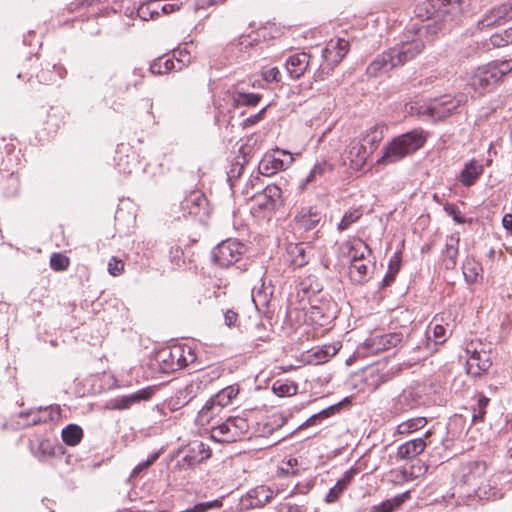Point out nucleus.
<instances>
[{
    "instance_id": "1",
    "label": "nucleus",
    "mask_w": 512,
    "mask_h": 512,
    "mask_svg": "<svg viewBox=\"0 0 512 512\" xmlns=\"http://www.w3.org/2000/svg\"><path fill=\"white\" fill-rule=\"evenodd\" d=\"M472 0H436L432 4L433 17L428 16L425 29L428 33L437 34L456 25L463 12L471 6Z\"/></svg>"
},
{
    "instance_id": "2",
    "label": "nucleus",
    "mask_w": 512,
    "mask_h": 512,
    "mask_svg": "<svg viewBox=\"0 0 512 512\" xmlns=\"http://www.w3.org/2000/svg\"><path fill=\"white\" fill-rule=\"evenodd\" d=\"M427 139V133L422 128H416L395 137L383 150V155L377 160L378 164H393L419 150Z\"/></svg>"
},
{
    "instance_id": "3",
    "label": "nucleus",
    "mask_w": 512,
    "mask_h": 512,
    "mask_svg": "<svg viewBox=\"0 0 512 512\" xmlns=\"http://www.w3.org/2000/svg\"><path fill=\"white\" fill-rule=\"evenodd\" d=\"M511 72L512 58L493 60L474 71L473 75L470 77L469 86L478 95H483L502 82L505 76Z\"/></svg>"
},
{
    "instance_id": "4",
    "label": "nucleus",
    "mask_w": 512,
    "mask_h": 512,
    "mask_svg": "<svg viewBox=\"0 0 512 512\" xmlns=\"http://www.w3.org/2000/svg\"><path fill=\"white\" fill-rule=\"evenodd\" d=\"M465 351L469 355L466 362L468 374L477 378L489 370L492 365L491 344L471 341L467 344Z\"/></svg>"
},
{
    "instance_id": "5",
    "label": "nucleus",
    "mask_w": 512,
    "mask_h": 512,
    "mask_svg": "<svg viewBox=\"0 0 512 512\" xmlns=\"http://www.w3.org/2000/svg\"><path fill=\"white\" fill-rule=\"evenodd\" d=\"M467 97L464 94L456 96L443 95L429 102L428 117L432 120H444L458 112L460 106L466 103Z\"/></svg>"
},
{
    "instance_id": "6",
    "label": "nucleus",
    "mask_w": 512,
    "mask_h": 512,
    "mask_svg": "<svg viewBox=\"0 0 512 512\" xmlns=\"http://www.w3.org/2000/svg\"><path fill=\"white\" fill-rule=\"evenodd\" d=\"M406 342L407 340L402 332H389L367 338L363 343V347L371 354H379L401 347Z\"/></svg>"
},
{
    "instance_id": "7",
    "label": "nucleus",
    "mask_w": 512,
    "mask_h": 512,
    "mask_svg": "<svg viewBox=\"0 0 512 512\" xmlns=\"http://www.w3.org/2000/svg\"><path fill=\"white\" fill-rule=\"evenodd\" d=\"M189 358L185 356V349L180 346L162 349L157 354L158 361L166 372L177 371L194 361V355L188 350Z\"/></svg>"
},
{
    "instance_id": "8",
    "label": "nucleus",
    "mask_w": 512,
    "mask_h": 512,
    "mask_svg": "<svg viewBox=\"0 0 512 512\" xmlns=\"http://www.w3.org/2000/svg\"><path fill=\"white\" fill-rule=\"evenodd\" d=\"M293 162L292 155L284 150H276L273 154H266L259 163V172L271 176L278 171L286 170Z\"/></svg>"
},
{
    "instance_id": "9",
    "label": "nucleus",
    "mask_w": 512,
    "mask_h": 512,
    "mask_svg": "<svg viewBox=\"0 0 512 512\" xmlns=\"http://www.w3.org/2000/svg\"><path fill=\"white\" fill-rule=\"evenodd\" d=\"M424 49V43L420 39H413L411 41L402 42L391 48L396 62L399 66L404 65L406 62L414 59Z\"/></svg>"
},
{
    "instance_id": "10",
    "label": "nucleus",
    "mask_w": 512,
    "mask_h": 512,
    "mask_svg": "<svg viewBox=\"0 0 512 512\" xmlns=\"http://www.w3.org/2000/svg\"><path fill=\"white\" fill-rule=\"evenodd\" d=\"M156 388L149 386L129 395L117 397L111 401V408L114 410H126L141 401L149 400L155 393Z\"/></svg>"
},
{
    "instance_id": "11",
    "label": "nucleus",
    "mask_w": 512,
    "mask_h": 512,
    "mask_svg": "<svg viewBox=\"0 0 512 512\" xmlns=\"http://www.w3.org/2000/svg\"><path fill=\"white\" fill-rule=\"evenodd\" d=\"M345 154L350 161L351 168L359 170L365 165L372 152L360 139H353L347 146Z\"/></svg>"
},
{
    "instance_id": "12",
    "label": "nucleus",
    "mask_w": 512,
    "mask_h": 512,
    "mask_svg": "<svg viewBox=\"0 0 512 512\" xmlns=\"http://www.w3.org/2000/svg\"><path fill=\"white\" fill-rule=\"evenodd\" d=\"M239 387L237 385H230L219 391L214 397L209 399L199 411L200 416L206 417L215 405L223 408L231 403V401L238 395Z\"/></svg>"
},
{
    "instance_id": "13",
    "label": "nucleus",
    "mask_w": 512,
    "mask_h": 512,
    "mask_svg": "<svg viewBox=\"0 0 512 512\" xmlns=\"http://www.w3.org/2000/svg\"><path fill=\"white\" fill-rule=\"evenodd\" d=\"M323 215L316 206L304 207L295 216L294 221L299 229L310 231L316 229L321 223Z\"/></svg>"
},
{
    "instance_id": "14",
    "label": "nucleus",
    "mask_w": 512,
    "mask_h": 512,
    "mask_svg": "<svg viewBox=\"0 0 512 512\" xmlns=\"http://www.w3.org/2000/svg\"><path fill=\"white\" fill-rule=\"evenodd\" d=\"M399 67L391 48L378 55L367 67L366 73L370 77H377L382 73L389 72L390 70Z\"/></svg>"
},
{
    "instance_id": "15",
    "label": "nucleus",
    "mask_w": 512,
    "mask_h": 512,
    "mask_svg": "<svg viewBox=\"0 0 512 512\" xmlns=\"http://www.w3.org/2000/svg\"><path fill=\"white\" fill-rule=\"evenodd\" d=\"M312 64L311 56L306 52L293 54L286 60V69L294 79H299Z\"/></svg>"
},
{
    "instance_id": "16",
    "label": "nucleus",
    "mask_w": 512,
    "mask_h": 512,
    "mask_svg": "<svg viewBox=\"0 0 512 512\" xmlns=\"http://www.w3.org/2000/svg\"><path fill=\"white\" fill-rule=\"evenodd\" d=\"M487 470L484 461H471L462 467V480L470 486H477L485 476Z\"/></svg>"
},
{
    "instance_id": "17",
    "label": "nucleus",
    "mask_w": 512,
    "mask_h": 512,
    "mask_svg": "<svg viewBox=\"0 0 512 512\" xmlns=\"http://www.w3.org/2000/svg\"><path fill=\"white\" fill-rule=\"evenodd\" d=\"M246 252L247 247L244 243L236 238H228L214 247L212 256H241Z\"/></svg>"
},
{
    "instance_id": "18",
    "label": "nucleus",
    "mask_w": 512,
    "mask_h": 512,
    "mask_svg": "<svg viewBox=\"0 0 512 512\" xmlns=\"http://www.w3.org/2000/svg\"><path fill=\"white\" fill-rule=\"evenodd\" d=\"M333 170V165L329 163L327 160H321L315 163L313 168L310 170L309 174L306 178L301 181L298 189L303 192L307 189L308 186L318 182L321 178H323L327 173Z\"/></svg>"
},
{
    "instance_id": "19",
    "label": "nucleus",
    "mask_w": 512,
    "mask_h": 512,
    "mask_svg": "<svg viewBox=\"0 0 512 512\" xmlns=\"http://www.w3.org/2000/svg\"><path fill=\"white\" fill-rule=\"evenodd\" d=\"M340 347V343L336 342L313 349L307 354V362L315 365L325 363L337 354Z\"/></svg>"
},
{
    "instance_id": "20",
    "label": "nucleus",
    "mask_w": 512,
    "mask_h": 512,
    "mask_svg": "<svg viewBox=\"0 0 512 512\" xmlns=\"http://www.w3.org/2000/svg\"><path fill=\"white\" fill-rule=\"evenodd\" d=\"M281 189L276 185H268L265 189L254 196V201L260 209L270 210L281 197Z\"/></svg>"
},
{
    "instance_id": "21",
    "label": "nucleus",
    "mask_w": 512,
    "mask_h": 512,
    "mask_svg": "<svg viewBox=\"0 0 512 512\" xmlns=\"http://www.w3.org/2000/svg\"><path fill=\"white\" fill-rule=\"evenodd\" d=\"M427 444L423 438H416L401 444L397 450V457L402 460H412L420 455Z\"/></svg>"
},
{
    "instance_id": "22",
    "label": "nucleus",
    "mask_w": 512,
    "mask_h": 512,
    "mask_svg": "<svg viewBox=\"0 0 512 512\" xmlns=\"http://www.w3.org/2000/svg\"><path fill=\"white\" fill-rule=\"evenodd\" d=\"M273 491L264 485L257 486L247 493V500L251 508L263 507L273 498Z\"/></svg>"
},
{
    "instance_id": "23",
    "label": "nucleus",
    "mask_w": 512,
    "mask_h": 512,
    "mask_svg": "<svg viewBox=\"0 0 512 512\" xmlns=\"http://www.w3.org/2000/svg\"><path fill=\"white\" fill-rule=\"evenodd\" d=\"M366 258H351L349 265V277L355 282L362 284L368 280L369 266L364 262Z\"/></svg>"
},
{
    "instance_id": "24",
    "label": "nucleus",
    "mask_w": 512,
    "mask_h": 512,
    "mask_svg": "<svg viewBox=\"0 0 512 512\" xmlns=\"http://www.w3.org/2000/svg\"><path fill=\"white\" fill-rule=\"evenodd\" d=\"M484 167L476 160H470L461 172L460 181L463 185L469 187L475 183L483 173Z\"/></svg>"
},
{
    "instance_id": "25",
    "label": "nucleus",
    "mask_w": 512,
    "mask_h": 512,
    "mask_svg": "<svg viewBox=\"0 0 512 512\" xmlns=\"http://www.w3.org/2000/svg\"><path fill=\"white\" fill-rule=\"evenodd\" d=\"M386 127L383 124H377L370 127L360 140L367 145L368 149L373 153L384 137Z\"/></svg>"
},
{
    "instance_id": "26",
    "label": "nucleus",
    "mask_w": 512,
    "mask_h": 512,
    "mask_svg": "<svg viewBox=\"0 0 512 512\" xmlns=\"http://www.w3.org/2000/svg\"><path fill=\"white\" fill-rule=\"evenodd\" d=\"M349 43L345 39H337L330 41L327 47L323 50V57L330 59L331 54L335 51L334 62H340L348 52Z\"/></svg>"
},
{
    "instance_id": "27",
    "label": "nucleus",
    "mask_w": 512,
    "mask_h": 512,
    "mask_svg": "<svg viewBox=\"0 0 512 512\" xmlns=\"http://www.w3.org/2000/svg\"><path fill=\"white\" fill-rule=\"evenodd\" d=\"M367 251V244L359 238L348 240L341 246L342 256H365Z\"/></svg>"
},
{
    "instance_id": "28",
    "label": "nucleus",
    "mask_w": 512,
    "mask_h": 512,
    "mask_svg": "<svg viewBox=\"0 0 512 512\" xmlns=\"http://www.w3.org/2000/svg\"><path fill=\"white\" fill-rule=\"evenodd\" d=\"M209 452L205 449V445L201 442L194 443L188 450V453L184 457V461L189 466H194L201 463L209 457Z\"/></svg>"
},
{
    "instance_id": "29",
    "label": "nucleus",
    "mask_w": 512,
    "mask_h": 512,
    "mask_svg": "<svg viewBox=\"0 0 512 512\" xmlns=\"http://www.w3.org/2000/svg\"><path fill=\"white\" fill-rule=\"evenodd\" d=\"M462 269L463 275L469 283L476 282L478 278L482 276L483 269L476 258H465Z\"/></svg>"
},
{
    "instance_id": "30",
    "label": "nucleus",
    "mask_w": 512,
    "mask_h": 512,
    "mask_svg": "<svg viewBox=\"0 0 512 512\" xmlns=\"http://www.w3.org/2000/svg\"><path fill=\"white\" fill-rule=\"evenodd\" d=\"M47 408L42 409L39 408L38 410H29L27 412H20L19 418L25 420L26 426H33L37 425L39 423L47 422L48 420H52V416L49 414L47 415H41V413H46Z\"/></svg>"
},
{
    "instance_id": "31",
    "label": "nucleus",
    "mask_w": 512,
    "mask_h": 512,
    "mask_svg": "<svg viewBox=\"0 0 512 512\" xmlns=\"http://www.w3.org/2000/svg\"><path fill=\"white\" fill-rule=\"evenodd\" d=\"M61 436L66 445L76 446L83 438V430L76 424H69L62 430Z\"/></svg>"
},
{
    "instance_id": "32",
    "label": "nucleus",
    "mask_w": 512,
    "mask_h": 512,
    "mask_svg": "<svg viewBox=\"0 0 512 512\" xmlns=\"http://www.w3.org/2000/svg\"><path fill=\"white\" fill-rule=\"evenodd\" d=\"M261 100V95L237 91L232 95V105L235 108L240 106H256Z\"/></svg>"
},
{
    "instance_id": "33",
    "label": "nucleus",
    "mask_w": 512,
    "mask_h": 512,
    "mask_svg": "<svg viewBox=\"0 0 512 512\" xmlns=\"http://www.w3.org/2000/svg\"><path fill=\"white\" fill-rule=\"evenodd\" d=\"M171 70H177V65L174 59L165 56L155 59L150 65V71L155 75L165 74Z\"/></svg>"
},
{
    "instance_id": "34",
    "label": "nucleus",
    "mask_w": 512,
    "mask_h": 512,
    "mask_svg": "<svg viewBox=\"0 0 512 512\" xmlns=\"http://www.w3.org/2000/svg\"><path fill=\"white\" fill-rule=\"evenodd\" d=\"M426 424L427 419L425 417L411 418L397 426V433L407 435L423 428Z\"/></svg>"
},
{
    "instance_id": "35",
    "label": "nucleus",
    "mask_w": 512,
    "mask_h": 512,
    "mask_svg": "<svg viewBox=\"0 0 512 512\" xmlns=\"http://www.w3.org/2000/svg\"><path fill=\"white\" fill-rule=\"evenodd\" d=\"M230 427H231V435H227L225 437L226 442L235 441L237 437L242 435L248 429V424L246 419L241 417L228 418Z\"/></svg>"
},
{
    "instance_id": "36",
    "label": "nucleus",
    "mask_w": 512,
    "mask_h": 512,
    "mask_svg": "<svg viewBox=\"0 0 512 512\" xmlns=\"http://www.w3.org/2000/svg\"><path fill=\"white\" fill-rule=\"evenodd\" d=\"M272 390L279 397L293 396L297 393L298 386L294 382L277 380L274 382Z\"/></svg>"
},
{
    "instance_id": "37",
    "label": "nucleus",
    "mask_w": 512,
    "mask_h": 512,
    "mask_svg": "<svg viewBox=\"0 0 512 512\" xmlns=\"http://www.w3.org/2000/svg\"><path fill=\"white\" fill-rule=\"evenodd\" d=\"M362 215L363 212L360 208L347 211L337 225L338 231L342 232L347 230L352 224L356 223Z\"/></svg>"
},
{
    "instance_id": "38",
    "label": "nucleus",
    "mask_w": 512,
    "mask_h": 512,
    "mask_svg": "<svg viewBox=\"0 0 512 512\" xmlns=\"http://www.w3.org/2000/svg\"><path fill=\"white\" fill-rule=\"evenodd\" d=\"M201 390L200 381H191L182 390L179 391L178 400H182L184 404L189 403Z\"/></svg>"
},
{
    "instance_id": "39",
    "label": "nucleus",
    "mask_w": 512,
    "mask_h": 512,
    "mask_svg": "<svg viewBox=\"0 0 512 512\" xmlns=\"http://www.w3.org/2000/svg\"><path fill=\"white\" fill-rule=\"evenodd\" d=\"M404 496L405 494L403 496H398L393 499L383 501L378 505H374L371 507L370 512H392L395 507L399 506L403 502Z\"/></svg>"
},
{
    "instance_id": "40",
    "label": "nucleus",
    "mask_w": 512,
    "mask_h": 512,
    "mask_svg": "<svg viewBox=\"0 0 512 512\" xmlns=\"http://www.w3.org/2000/svg\"><path fill=\"white\" fill-rule=\"evenodd\" d=\"M426 108H429V103L420 100L410 101L405 104V112L410 115L428 116V111H426Z\"/></svg>"
},
{
    "instance_id": "41",
    "label": "nucleus",
    "mask_w": 512,
    "mask_h": 512,
    "mask_svg": "<svg viewBox=\"0 0 512 512\" xmlns=\"http://www.w3.org/2000/svg\"><path fill=\"white\" fill-rule=\"evenodd\" d=\"M401 266V258H391L388 264V271L383 279V285L389 286L395 280L396 274Z\"/></svg>"
},
{
    "instance_id": "42",
    "label": "nucleus",
    "mask_w": 512,
    "mask_h": 512,
    "mask_svg": "<svg viewBox=\"0 0 512 512\" xmlns=\"http://www.w3.org/2000/svg\"><path fill=\"white\" fill-rule=\"evenodd\" d=\"M490 42L494 47H504L509 43H512V28L506 29L503 33L493 34L490 37Z\"/></svg>"
},
{
    "instance_id": "43",
    "label": "nucleus",
    "mask_w": 512,
    "mask_h": 512,
    "mask_svg": "<svg viewBox=\"0 0 512 512\" xmlns=\"http://www.w3.org/2000/svg\"><path fill=\"white\" fill-rule=\"evenodd\" d=\"M175 59V63L177 65V70H182L185 66L190 63L191 56L190 53L186 49H180L173 51V58Z\"/></svg>"
},
{
    "instance_id": "44",
    "label": "nucleus",
    "mask_w": 512,
    "mask_h": 512,
    "mask_svg": "<svg viewBox=\"0 0 512 512\" xmlns=\"http://www.w3.org/2000/svg\"><path fill=\"white\" fill-rule=\"evenodd\" d=\"M494 13L496 14V18L500 20V22H504L507 19L512 18V1L507 3H503L495 8H492Z\"/></svg>"
},
{
    "instance_id": "45",
    "label": "nucleus",
    "mask_w": 512,
    "mask_h": 512,
    "mask_svg": "<svg viewBox=\"0 0 512 512\" xmlns=\"http://www.w3.org/2000/svg\"><path fill=\"white\" fill-rule=\"evenodd\" d=\"M501 22L499 19L496 18V14L494 13V10L491 9L489 12H487L481 20L478 21V28L480 30H484L486 28H490L494 25H500Z\"/></svg>"
},
{
    "instance_id": "46",
    "label": "nucleus",
    "mask_w": 512,
    "mask_h": 512,
    "mask_svg": "<svg viewBox=\"0 0 512 512\" xmlns=\"http://www.w3.org/2000/svg\"><path fill=\"white\" fill-rule=\"evenodd\" d=\"M490 399L485 395H480L477 401V410L474 408L473 421L480 420L486 413V407L489 404Z\"/></svg>"
},
{
    "instance_id": "47",
    "label": "nucleus",
    "mask_w": 512,
    "mask_h": 512,
    "mask_svg": "<svg viewBox=\"0 0 512 512\" xmlns=\"http://www.w3.org/2000/svg\"><path fill=\"white\" fill-rule=\"evenodd\" d=\"M346 486L341 484L339 481L329 490L328 494L326 495V502L333 503L335 502L339 496L343 493L344 490H346Z\"/></svg>"
},
{
    "instance_id": "48",
    "label": "nucleus",
    "mask_w": 512,
    "mask_h": 512,
    "mask_svg": "<svg viewBox=\"0 0 512 512\" xmlns=\"http://www.w3.org/2000/svg\"><path fill=\"white\" fill-rule=\"evenodd\" d=\"M227 435H231V427L228 419L213 429V437L219 436L221 441L226 442L225 437H227Z\"/></svg>"
},
{
    "instance_id": "49",
    "label": "nucleus",
    "mask_w": 512,
    "mask_h": 512,
    "mask_svg": "<svg viewBox=\"0 0 512 512\" xmlns=\"http://www.w3.org/2000/svg\"><path fill=\"white\" fill-rule=\"evenodd\" d=\"M124 270V263L120 258H111L108 263V271L113 276L120 275Z\"/></svg>"
},
{
    "instance_id": "50",
    "label": "nucleus",
    "mask_w": 512,
    "mask_h": 512,
    "mask_svg": "<svg viewBox=\"0 0 512 512\" xmlns=\"http://www.w3.org/2000/svg\"><path fill=\"white\" fill-rule=\"evenodd\" d=\"M337 409V406L336 405H332L324 410H322L321 412L317 413V414H314L312 415L308 420H307V424L308 425H313L316 423V420L317 419H325V418H328L329 416H331L334 411Z\"/></svg>"
},
{
    "instance_id": "51",
    "label": "nucleus",
    "mask_w": 512,
    "mask_h": 512,
    "mask_svg": "<svg viewBox=\"0 0 512 512\" xmlns=\"http://www.w3.org/2000/svg\"><path fill=\"white\" fill-rule=\"evenodd\" d=\"M444 210L447 212L448 215L453 217V220L459 224H462L465 222L464 217L461 215L460 210L456 205L453 204H447L444 206Z\"/></svg>"
},
{
    "instance_id": "52",
    "label": "nucleus",
    "mask_w": 512,
    "mask_h": 512,
    "mask_svg": "<svg viewBox=\"0 0 512 512\" xmlns=\"http://www.w3.org/2000/svg\"><path fill=\"white\" fill-rule=\"evenodd\" d=\"M158 458V454L155 453L151 455L146 461L139 463L132 471V476L135 477L139 475L142 471L146 470L150 467Z\"/></svg>"
},
{
    "instance_id": "53",
    "label": "nucleus",
    "mask_w": 512,
    "mask_h": 512,
    "mask_svg": "<svg viewBox=\"0 0 512 512\" xmlns=\"http://www.w3.org/2000/svg\"><path fill=\"white\" fill-rule=\"evenodd\" d=\"M48 455L49 456L54 455V452L52 451L50 443L48 441L40 442L38 449L35 452V456L41 459Z\"/></svg>"
},
{
    "instance_id": "54",
    "label": "nucleus",
    "mask_w": 512,
    "mask_h": 512,
    "mask_svg": "<svg viewBox=\"0 0 512 512\" xmlns=\"http://www.w3.org/2000/svg\"><path fill=\"white\" fill-rule=\"evenodd\" d=\"M69 266V258H50V267L55 271L66 270Z\"/></svg>"
},
{
    "instance_id": "55",
    "label": "nucleus",
    "mask_w": 512,
    "mask_h": 512,
    "mask_svg": "<svg viewBox=\"0 0 512 512\" xmlns=\"http://www.w3.org/2000/svg\"><path fill=\"white\" fill-rule=\"evenodd\" d=\"M433 337L435 342L443 343L447 338V329L440 324H435L433 327Z\"/></svg>"
},
{
    "instance_id": "56",
    "label": "nucleus",
    "mask_w": 512,
    "mask_h": 512,
    "mask_svg": "<svg viewBox=\"0 0 512 512\" xmlns=\"http://www.w3.org/2000/svg\"><path fill=\"white\" fill-rule=\"evenodd\" d=\"M300 290L304 294H309L310 292L313 294L319 293L321 291V287L316 283V286H312V279L308 278L306 281L300 283Z\"/></svg>"
},
{
    "instance_id": "57",
    "label": "nucleus",
    "mask_w": 512,
    "mask_h": 512,
    "mask_svg": "<svg viewBox=\"0 0 512 512\" xmlns=\"http://www.w3.org/2000/svg\"><path fill=\"white\" fill-rule=\"evenodd\" d=\"M287 252L290 256H305V244H289Z\"/></svg>"
},
{
    "instance_id": "58",
    "label": "nucleus",
    "mask_w": 512,
    "mask_h": 512,
    "mask_svg": "<svg viewBox=\"0 0 512 512\" xmlns=\"http://www.w3.org/2000/svg\"><path fill=\"white\" fill-rule=\"evenodd\" d=\"M265 112H266V107L261 109L258 113L254 114V115H252V116H250L248 118H246L244 120L243 125L245 127H249V126H252V125L256 124L257 122H259L260 120L263 119Z\"/></svg>"
},
{
    "instance_id": "59",
    "label": "nucleus",
    "mask_w": 512,
    "mask_h": 512,
    "mask_svg": "<svg viewBox=\"0 0 512 512\" xmlns=\"http://www.w3.org/2000/svg\"><path fill=\"white\" fill-rule=\"evenodd\" d=\"M357 473V469L355 468H351L349 470H347L343 477L338 480L341 484H343L344 486H346V488L348 487V485L350 484L351 480L353 479V477L356 475Z\"/></svg>"
},
{
    "instance_id": "60",
    "label": "nucleus",
    "mask_w": 512,
    "mask_h": 512,
    "mask_svg": "<svg viewBox=\"0 0 512 512\" xmlns=\"http://www.w3.org/2000/svg\"><path fill=\"white\" fill-rule=\"evenodd\" d=\"M237 318H238V314L232 310H228L225 315H224V319H225V324L229 327H231L232 325L235 324V322L237 321Z\"/></svg>"
},
{
    "instance_id": "61",
    "label": "nucleus",
    "mask_w": 512,
    "mask_h": 512,
    "mask_svg": "<svg viewBox=\"0 0 512 512\" xmlns=\"http://www.w3.org/2000/svg\"><path fill=\"white\" fill-rule=\"evenodd\" d=\"M279 76H280V72H279L278 68H276V67L269 69L265 73V79L267 81H279L280 80Z\"/></svg>"
},
{
    "instance_id": "62",
    "label": "nucleus",
    "mask_w": 512,
    "mask_h": 512,
    "mask_svg": "<svg viewBox=\"0 0 512 512\" xmlns=\"http://www.w3.org/2000/svg\"><path fill=\"white\" fill-rule=\"evenodd\" d=\"M502 224L512 234V214H506L502 219Z\"/></svg>"
},
{
    "instance_id": "63",
    "label": "nucleus",
    "mask_w": 512,
    "mask_h": 512,
    "mask_svg": "<svg viewBox=\"0 0 512 512\" xmlns=\"http://www.w3.org/2000/svg\"><path fill=\"white\" fill-rule=\"evenodd\" d=\"M314 80L315 81H321V80H324L325 78V73L323 70H317V72L314 74Z\"/></svg>"
},
{
    "instance_id": "64",
    "label": "nucleus",
    "mask_w": 512,
    "mask_h": 512,
    "mask_svg": "<svg viewBox=\"0 0 512 512\" xmlns=\"http://www.w3.org/2000/svg\"><path fill=\"white\" fill-rule=\"evenodd\" d=\"M226 0H207L208 5L223 4Z\"/></svg>"
}]
</instances>
